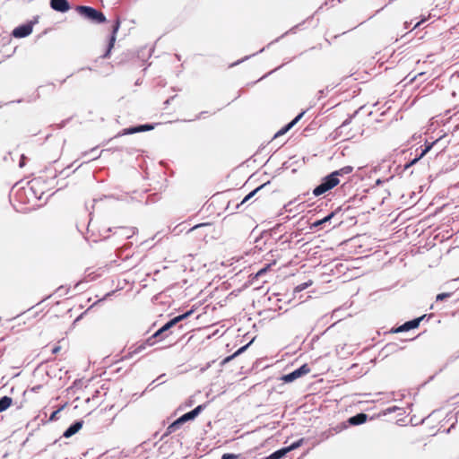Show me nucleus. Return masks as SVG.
Segmentation results:
<instances>
[{
    "instance_id": "nucleus-44",
    "label": "nucleus",
    "mask_w": 459,
    "mask_h": 459,
    "mask_svg": "<svg viewBox=\"0 0 459 459\" xmlns=\"http://www.w3.org/2000/svg\"><path fill=\"white\" fill-rule=\"evenodd\" d=\"M208 225H209L208 223H201V224H197V225L194 226L193 228H191V229L189 230V231H194V230H197V229H199V228H201V227H205V226H208Z\"/></svg>"
},
{
    "instance_id": "nucleus-37",
    "label": "nucleus",
    "mask_w": 459,
    "mask_h": 459,
    "mask_svg": "<svg viewBox=\"0 0 459 459\" xmlns=\"http://www.w3.org/2000/svg\"><path fill=\"white\" fill-rule=\"evenodd\" d=\"M44 182V179L42 177H38V178H33L30 183L32 184L31 186V189L35 186H39L41 183Z\"/></svg>"
},
{
    "instance_id": "nucleus-56",
    "label": "nucleus",
    "mask_w": 459,
    "mask_h": 459,
    "mask_svg": "<svg viewBox=\"0 0 459 459\" xmlns=\"http://www.w3.org/2000/svg\"><path fill=\"white\" fill-rule=\"evenodd\" d=\"M119 27H120V21H119V18L117 17V27H116L117 32L118 31Z\"/></svg>"
},
{
    "instance_id": "nucleus-48",
    "label": "nucleus",
    "mask_w": 459,
    "mask_h": 459,
    "mask_svg": "<svg viewBox=\"0 0 459 459\" xmlns=\"http://www.w3.org/2000/svg\"><path fill=\"white\" fill-rule=\"evenodd\" d=\"M68 120L69 119L63 120L60 124L56 125L57 128H59V129L63 128L66 125Z\"/></svg>"
},
{
    "instance_id": "nucleus-14",
    "label": "nucleus",
    "mask_w": 459,
    "mask_h": 459,
    "mask_svg": "<svg viewBox=\"0 0 459 459\" xmlns=\"http://www.w3.org/2000/svg\"><path fill=\"white\" fill-rule=\"evenodd\" d=\"M368 420V414L364 412L357 413L348 419V423L351 426H359L365 423Z\"/></svg>"
},
{
    "instance_id": "nucleus-5",
    "label": "nucleus",
    "mask_w": 459,
    "mask_h": 459,
    "mask_svg": "<svg viewBox=\"0 0 459 459\" xmlns=\"http://www.w3.org/2000/svg\"><path fill=\"white\" fill-rule=\"evenodd\" d=\"M427 316H428L427 315H423L419 317L413 318L411 320L406 321L403 325H401L395 328H393L391 330V333H403V332H408L410 330L418 328L420 322L423 320V317H427Z\"/></svg>"
},
{
    "instance_id": "nucleus-60",
    "label": "nucleus",
    "mask_w": 459,
    "mask_h": 459,
    "mask_svg": "<svg viewBox=\"0 0 459 459\" xmlns=\"http://www.w3.org/2000/svg\"><path fill=\"white\" fill-rule=\"evenodd\" d=\"M127 357V355H124L122 356L120 359H117V363L120 360H123L124 359H126Z\"/></svg>"
},
{
    "instance_id": "nucleus-10",
    "label": "nucleus",
    "mask_w": 459,
    "mask_h": 459,
    "mask_svg": "<svg viewBox=\"0 0 459 459\" xmlns=\"http://www.w3.org/2000/svg\"><path fill=\"white\" fill-rule=\"evenodd\" d=\"M82 420H74L63 433V437L69 438L75 435L83 426Z\"/></svg>"
},
{
    "instance_id": "nucleus-59",
    "label": "nucleus",
    "mask_w": 459,
    "mask_h": 459,
    "mask_svg": "<svg viewBox=\"0 0 459 459\" xmlns=\"http://www.w3.org/2000/svg\"><path fill=\"white\" fill-rule=\"evenodd\" d=\"M411 23V22H405L404 24H403L404 25V29H408L410 27Z\"/></svg>"
},
{
    "instance_id": "nucleus-19",
    "label": "nucleus",
    "mask_w": 459,
    "mask_h": 459,
    "mask_svg": "<svg viewBox=\"0 0 459 459\" xmlns=\"http://www.w3.org/2000/svg\"><path fill=\"white\" fill-rule=\"evenodd\" d=\"M439 141V139L437 140H435L433 142H429V141H425V143L423 146H420V154L424 157L429 152H430V150L433 148V146L435 144L437 143V142Z\"/></svg>"
},
{
    "instance_id": "nucleus-55",
    "label": "nucleus",
    "mask_w": 459,
    "mask_h": 459,
    "mask_svg": "<svg viewBox=\"0 0 459 459\" xmlns=\"http://www.w3.org/2000/svg\"><path fill=\"white\" fill-rule=\"evenodd\" d=\"M113 293H115V290H111V291L108 292V293L104 296L103 299H106L108 297H110L111 295H113Z\"/></svg>"
},
{
    "instance_id": "nucleus-40",
    "label": "nucleus",
    "mask_w": 459,
    "mask_h": 459,
    "mask_svg": "<svg viewBox=\"0 0 459 459\" xmlns=\"http://www.w3.org/2000/svg\"><path fill=\"white\" fill-rule=\"evenodd\" d=\"M27 157L25 154H22L19 160V167L22 169L26 165Z\"/></svg>"
},
{
    "instance_id": "nucleus-22",
    "label": "nucleus",
    "mask_w": 459,
    "mask_h": 459,
    "mask_svg": "<svg viewBox=\"0 0 459 459\" xmlns=\"http://www.w3.org/2000/svg\"><path fill=\"white\" fill-rule=\"evenodd\" d=\"M194 310L190 309L183 314H180L173 318H171L172 322L177 325L178 323L182 322L183 320L186 319L188 316H190L193 314Z\"/></svg>"
},
{
    "instance_id": "nucleus-47",
    "label": "nucleus",
    "mask_w": 459,
    "mask_h": 459,
    "mask_svg": "<svg viewBox=\"0 0 459 459\" xmlns=\"http://www.w3.org/2000/svg\"><path fill=\"white\" fill-rule=\"evenodd\" d=\"M234 358H236L234 356V354L230 355V356H228L226 357L223 360H222V364H226L227 362L230 361L231 359H233Z\"/></svg>"
},
{
    "instance_id": "nucleus-32",
    "label": "nucleus",
    "mask_w": 459,
    "mask_h": 459,
    "mask_svg": "<svg viewBox=\"0 0 459 459\" xmlns=\"http://www.w3.org/2000/svg\"><path fill=\"white\" fill-rule=\"evenodd\" d=\"M305 113H306L305 110L301 111L290 122H289L288 124L290 126H291V127H293L303 117Z\"/></svg>"
},
{
    "instance_id": "nucleus-49",
    "label": "nucleus",
    "mask_w": 459,
    "mask_h": 459,
    "mask_svg": "<svg viewBox=\"0 0 459 459\" xmlns=\"http://www.w3.org/2000/svg\"><path fill=\"white\" fill-rule=\"evenodd\" d=\"M60 349H61V347H60V346H55V347H53V349H52V353H53V354H56L57 352H59Z\"/></svg>"
},
{
    "instance_id": "nucleus-46",
    "label": "nucleus",
    "mask_w": 459,
    "mask_h": 459,
    "mask_svg": "<svg viewBox=\"0 0 459 459\" xmlns=\"http://www.w3.org/2000/svg\"><path fill=\"white\" fill-rule=\"evenodd\" d=\"M255 54H253V55H250V56H245L244 58H242V59H240V60L237 61L236 63H234L232 65H238V64L242 63L243 61L247 60L248 58H250L251 56H255Z\"/></svg>"
},
{
    "instance_id": "nucleus-57",
    "label": "nucleus",
    "mask_w": 459,
    "mask_h": 459,
    "mask_svg": "<svg viewBox=\"0 0 459 459\" xmlns=\"http://www.w3.org/2000/svg\"><path fill=\"white\" fill-rule=\"evenodd\" d=\"M297 27H298V26H294V27H292V28L289 30V32H293V33H294V32L296 31ZM287 33H288V31H287V32H285V34H287Z\"/></svg>"
},
{
    "instance_id": "nucleus-27",
    "label": "nucleus",
    "mask_w": 459,
    "mask_h": 459,
    "mask_svg": "<svg viewBox=\"0 0 459 459\" xmlns=\"http://www.w3.org/2000/svg\"><path fill=\"white\" fill-rule=\"evenodd\" d=\"M152 48L147 50L146 48H143L138 51L137 56H138V58L144 60L145 57L148 58L152 56Z\"/></svg>"
},
{
    "instance_id": "nucleus-28",
    "label": "nucleus",
    "mask_w": 459,
    "mask_h": 459,
    "mask_svg": "<svg viewBox=\"0 0 459 459\" xmlns=\"http://www.w3.org/2000/svg\"><path fill=\"white\" fill-rule=\"evenodd\" d=\"M272 266V264H265L263 268L257 271V273L255 274L254 278L257 279L261 276H263L264 273H266Z\"/></svg>"
},
{
    "instance_id": "nucleus-6",
    "label": "nucleus",
    "mask_w": 459,
    "mask_h": 459,
    "mask_svg": "<svg viewBox=\"0 0 459 459\" xmlns=\"http://www.w3.org/2000/svg\"><path fill=\"white\" fill-rule=\"evenodd\" d=\"M152 129H154V125L149 124V123L132 126L126 127V128L123 129L122 131L117 133V137L133 134H136V133L147 132V131H151Z\"/></svg>"
},
{
    "instance_id": "nucleus-29",
    "label": "nucleus",
    "mask_w": 459,
    "mask_h": 459,
    "mask_svg": "<svg viewBox=\"0 0 459 459\" xmlns=\"http://www.w3.org/2000/svg\"><path fill=\"white\" fill-rule=\"evenodd\" d=\"M352 116L347 117L342 123V125L336 129V133L341 134L342 133V130L351 124V119H352Z\"/></svg>"
},
{
    "instance_id": "nucleus-8",
    "label": "nucleus",
    "mask_w": 459,
    "mask_h": 459,
    "mask_svg": "<svg viewBox=\"0 0 459 459\" xmlns=\"http://www.w3.org/2000/svg\"><path fill=\"white\" fill-rule=\"evenodd\" d=\"M194 420L192 419V415L189 414V412H186L183 415H181L179 418H178L176 420H174L168 428L166 434H170L177 429H178L184 423Z\"/></svg>"
},
{
    "instance_id": "nucleus-26",
    "label": "nucleus",
    "mask_w": 459,
    "mask_h": 459,
    "mask_svg": "<svg viewBox=\"0 0 459 459\" xmlns=\"http://www.w3.org/2000/svg\"><path fill=\"white\" fill-rule=\"evenodd\" d=\"M206 407L205 403L197 405L195 409L188 411L190 415H192V419H195Z\"/></svg>"
},
{
    "instance_id": "nucleus-18",
    "label": "nucleus",
    "mask_w": 459,
    "mask_h": 459,
    "mask_svg": "<svg viewBox=\"0 0 459 459\" xmlns=\"http://www.w3.org/2000/svg\"><path fill=\"white\" fill-rule=\"evenodd\" d=\"M13 404V398L4 395L0 398V412L6 411Z\"/></svg>"
},
{
    "instance_id": "nucleus-64",
    "label": "nucleus",
    "mask_w": 459,
    "mask_h": 459,
    "mask_svg": "<svg viewBox=\"0 0 459 459\" xmlns=\"http://www.w3.org/2000/svg\"><path fill=\"white\" fill-rule=\"evenodd\" d=\"M39 388H40V385L35 386L32 388V391H34V392L38 391V389H39Z\"/></svg>"
},
{
    "instance_id": "nucleus-4",
    "label": "nucleus",
    "mask_w": 459,
    "mask_h": 459,
    "mask_svg": "<svg viewBox=\"0 0 459 459\" xmlns=\"http://www.w3.org/2000/svg\"><path fill=\"white\" fill-rule=\"evenodd\" d=\"M309 372H310L309 366L307 364H303L299 368L294 369L293 371H291L288 374L282 375L281 379L284 383H290V382H293L294 380L298 379L299 377H300L306 374H308Z\"/></svg>"
},
{
    "instance_id": "nucleus-50",
    "label": "nucleus",
    "mask_w": 459,
    "mask_h": 459,
    "mask_svg": "<svg viewBox=\"0 0 459 459\" xmlns=\"http://www.w3.org/2000/svg\"><path fill=\"white\" fill-rule=\"evenodd\" d=\"M39 17L37 15L35 16L31 21H29L28 22H33V26L39 22Z\"/></svg>"
},
{
    "instance_id": "nucleus-13",
    "label": "nucleus",
    "mask_w": 459,
    "mask_h": 459,
    "mask_svg": "<svg viewBox=\"0 0 459 459\" xmlns=\"http://www.w3.org/2000/svg\"><path fill=\"white\" fill-rule=\"evenodd\" d=\"M132 284H133V281L131 279L126 277V275L124 273H121L117 278V291H118L120 290H124L126 287H128V289H131Z\"/></svg>"
},
{
    "instance_id": "nucleus-54",
    "label": "nucleus",
    "mask_w": 459,
    "mask_h": 459,
    "mask_svg": "<svg viewBox=\"0 0 459 459\" xmlns=\"http://www.w3.org/2000/svg\"><path fill=\"white\" fill-rule=\"evenodd\" d=\"M425 21H426V19L424 18V19H422L421 21L418 22L414 25L413 29L418 28V27H419L422 22H424Z\"/></svg>"
},
{
    "instance_id": "nucleus-16",
    "label": "nucleus",
    "mask_w": 459,
    "mask_h": 459,
    "mask_svg": "<svg viewBox=\"0 0 459 459\" xmlns=\"http://www.w3.org/2000/svg\"><path fill=\"white\" fill-rule=\"evenodd\" d=\"M270 182H266L264 184H262L261 186H257L256 188H255L254 190H252L249 194H247L244 198L243 200L241 201L240 204H238L236 208H239L241 205H243L245 203H247V201H249L253 196H255V195H256V193H258L262 188H264L266 185H268Z\"/></svg>"
},
{
    "instance_id": "nucleus-43",
    "label": "nucleus",
    "mask_w": 459,
    "mask_h": 459,
    "mask_svg": "<svg viewBox=\"0 0 459 459\" xmlns=\"http://www.w3.org/2000/svg\"><path fill=\"white\" fill-rule=\"evenodd\" d=\"M308 285H309V283H307V282L303 283V284H300V285L296 287V290L301 291V290H305Z\"/></svg>"
},
{
    "instance_id": "nucleus-58",
    "label": "nucleus",
    "mask_w": 459,
    "mask_h": 459,
    "mask_svg": "<svg viewBox=\"0 0 459 459\" xmlns=\"http://www.w3.org/2000/svg\"><path fill=\"white\" fill-rule=\"evenodd\" d=\"M383 182H384V181H383L382 179L378 178V179H377V181H376V185H377V186H379V185H381Z\"/></svg>"
},
{
    "instance_id": "nucleus-33",
    "label": "nucleus",
    "mask_w": 459,
    "mask_h": 459,
    "mask_svg": "<svg viewBox=\"0 0 459 459\" xmlns=\"http://www.w3.org/2000/svg\"><path fill=\"white\" fill-rule=\"evenodd\" d=\"M291 126L289 124L285 125L281 129H280L274 135V137H278L280 135L285 134L288 131L291 129Z\"/></svg>"
},
{
    "instance_id": "nucleus-51",
    "label": "nucleus",
    "mask_w": 459,
    "mask_h": 459,
    "mask_svg": "<svg viewBox=\"0 0 459 459\" xmlns=\"http://www.w3.org/2000/svg\"><path fill=\"white\" fill-rule=\"evenodd\" d=\"M155 381H152L151 384L148 385V386L145 388V390L142 393V394L145 392V391H149V390H152L153 387H152V385Z\"/></svg>"
},
{
    "instance_id": "nucleus-39",
    "label": "nucleus",
    "mask_w": 459,
    "mask_h": 459,
    "mask_svg": "<svg viewBox=\"0 0 459 459\" xmlns=\"http://www.w3.org/2000/svg\"><path fill=\"white\" fill-rule=\"evenodd\" d=\"M238 456L239 455L225 453L221 455V459H237Z\"/></svg>"
},
{
    "instance_id": "nucleus-36",
    "label": "nucleus",
    "mask_w": 459,
    "mask_h": 459,
    "mask_svg": "<svg viewBox=\"0 0 459 459\" xmlns=\"http://www.w3.org/2000/svg\"><path fill=\"white\" fill-rule=\"evenodd\" d=\"M450 296H451V293H448V292L439 293V294L437 295L436 300L437 301H443L446 298H449Z\"/></svg>"
},
{
    "instance_id": "nucleus-17",
    "label": "nucleus",
    "mask_w": 459,
    "mask_h": 459,
    "mask_svg": "<svg viewBox=\"0 0 459 459\" xmlns=\"http://www.w3.org/2000/svg\"><path fill=\"white\" fill-rule=\"evenodd\" d=\"M335 213L336 212H332L326 216H325L323 219L316 220L311 224L310 229L313 230L320 228L323 224L330 221V220L335 215Z\"/></svg>"
},
{
    "instance_id": "nucleus-1",
    "label": "nucleus",
    "mask_w": 459,
    "mask_h": 459,
    "mask_svg": "<svg viewBox=\"0 0 459 459\" xmlns=\"http://www.w3.org/2000/svg\"><path fill=\"white\" fill-rule=\"evenodd\" d=\"M173 326H175V324L172 322V320H169L166 324H164L160 328H159L152 335H151L146 340L137 342L134 345V349L128 352V355L139 353L143 351L147 346H152L158 342V338L160 340L162 339L161 335L168 332L169 329H171Z\"/></svg>"
},
{
    "instance_id": "nucleus-38",
    "label": "nucleus",
    "mask_w": 459,
    "mask_h": 459,
    "mask_svg": "<svg viewBox=\"0 0 459 459\" xmlns=\"http://www.w3.org/2000/svg\"><path fill=\"white\" fill-rule=\"evenodd\" d=\"M61 410H62V408H59V409H57V410H56V411H52V412H51V414H50V416H49L48 420H49V421H54V420H57V418H58V416H57V415L59 414V412L61 411Z\"/></svg>"
},
{
    "instance_id": "nucleus-63",
    "label": "nucleus",
    "mask_w": 459,
    "mask_h": 459,
    "mask_svg": "<svg viewBox=\"0 0 459 459\" xmlns=\"http://www.w3.org/2000/svg\"><path fill=\"white\" fill-rule=\"evenodd\" d=\"M358 367H359L358 364H352L351 367V369H353V368H358Z\"/></svg>"
},
{
    "instance_id": "nucleus-12",
    "label": "nucleus",
    "mask_w": 459,
    "mask_h": 459,
    "mask_svg": "<svg viewBox=\"0 0 459 459\" xmlns=\"http://www.w3.org/2000/svg\"><path fill=\"white\" fill-rule=\"evenodd\" d=\"M135 233V228L119 227L117 228V237L121 239H128Z\"/></svg>"
},
{
    "instance_id": "nucleus-53",
    "label": "nucleus",
    "mask_w": 459,
    "mask_h": 459,
    "mask_svg": "<svg viewBox=\"0 0 459 459\" xmlns=\"http://www.w3.org/2000/svg\"><path fill=\"white\" fill-rule=\"evenodd\" d=\"M411 167H412V165L410 163V161H408L407 163L404 164L403 170H407Z\"/></svg>"
},
{
    "instance_id": "nucleus-52",
    "label": "nucleus",
    "mask_w": 459,
    "mask_h": 459,
    "mask_svg": "<svg viewBox=\"0 0 459 459\" xmlns=\"http://www.w3.org/2000/svg\"><path fill=\"white\" fill-rule=\"evenodd\" d=\"M411 167H412V165L410 163V161H408L407 163L404 164L403 170H407Z\"/></svg>"
},
{
    "instance_id": "nucleus-45",
    "label": "nucleus",
    "mask_w": 459,
    "mask_h": 459,
    "mask_svg": "<svg viewBox=\"0 0 459 459\" xmlns=\"http://www.w3.org/2000/svg\"><path fill=\"white\" fill-rule=\"evenodd\" d=\"M268 236H271V234L267 231H264L262 234H261V237L260 238H257L255 239V242L258 243L260 241V239L264 238V237H268Z\"/></svg>"
},
{
    "instance_id": "nucleus-41",
    "label": "nucleus",
    "mask_w": 459,
    "mask_h": 459,
    "mask_svg": "<svg viewBox=\"0 0 459 459\" xmlns=\"http://www.w3.org/2000/svg\"><path fill=\"white\" fill-rule=\"evenodd\" d=\"M423 157L420 154V153H417L416 156L410 160V163L413 166L415 165L419 160H420Z\"/></svg>"
},
{
    "instance_id": "nucleus-21",
    "label": "nucleus",
    "mask_w": 459,
    "mask_h": 459,
    "mask_svg": "<svg viewBox=\"0 0 459 459\" xmlns=\"http://www.w3.org/2000/svg\"><path fill=\"white\" fill-rule=\"evenodd\" d=\"M352 171H353V167L350 166V165H347V166H344V167L341 168L340 169L334 170L333 172V173H337V178H340V177H343L345 175H349Z\"/></svg>"
},
{
    "instance_id": "nucleus-35",
    "label": "nucleus",
    "mask_w": 459,
    "mask_h": 459,
    "mask_svg": "<svg viewBox=\"0 0 459 459\" xmlns=\"http://www.w3.org/2000/svg\"><path fill=\"white\" fill-rule=\"evenodd\" d=\"M254 339L252 341H250L248 343H247L246 345L240 347L239 349H238L233 354L235 357H238V355L242 354L248 347L249 345L253 342Z\"/></svg>"
},
{
    "instance_id": "nucleus-7",
    "label": "nucleus",
    "mask_w": 459,
    "mask_h": 459,
    "mask_svg": "<svg viewBox=\"0 0 459 459\" xmlns=\"http://www.w3.org/2000/svg\"><path fill=\"white\" fill-rule=\"evenodd\" d=\"M33 30V22H25L15 27L11 35L16 39H23L31 34Z\"/></svg>"
},
{
    "instance_id": "nucleus-24",
    "label": "nucleus",
    "mask_w": 459,
    "mask_h": 459,
    "mask_svg": "<svg viewBox=\"0 0 459 459\" xmlns=\"http://www.w3.org/2000/svg\"><path fill=\"white\" fill-rule=\"evenodd\" d=\"M304 441L305 439L303 437L299 438L297 441L291 443L290 446H284L283 448L287 451L288 454L289 452L293 451L301 446L304 444Z\"/></svg>"
},
{
    "instance_id": "nucleus-61",
    "label": "nucleus",
    "mask_w": 459,
    "mask_h": 459,
    "mask_svg": "<svg viewBox=\"0 0 459 459\" xmlns=\"http://www.w3.org/2000/svg\"><path fill=\"white\" fill-rule=\"evenodd\" d=\"M318 94H319V98L323 97L324 96V90L319 91Z\"/></svg>"
},
{
    "instance_id": "nucleus-15",
    "label": "nucleus",
    "mask_w": 459,
    "mask_h": 459,
    "mask_svg": "<svg viewBox=\"0 0 459 459\" xmlns=\"http://www.w3.org/2000/svg\"><path fill=\"white\" fill-rule=\"evenodd\" d=\"M335 351L337 355L341 357H346L353 353L352 346L347 344H338Z\"/></svg>"
},
{
    "instance_id": "nucleus-20",
    "label": "nucleus",
    "mask_w": 459,
    "mask_h": 459,
    "mask_svg": "<svg viewBox=\"0 0 459 459\" xmlns=\"http://www.w3.org/2000/svg\"><path fill=\"white\" fill-rule=\"evenodd\" d=\"M287 455V451L281 447L263 459H281Z\"/></svg>"
},
{
    "instance_id": "nucleus-9",
    "label": "nucleus",
    "mask_w": 459,
    "mask_h": 459,
    "mask_svg": "<svg viewBox=\"0 0 459 459\" xmlns=\"http://www.w3.org/2000/svg\"><path fill=\"white\" fill-rule=\"evenodd\" d=\"M50 8L56 12L65 13L71 8V4L68 0H49Z\"/></svg>"
},
{
    "instance_id": "nucleus-42",
    "label": "nucleus",
    "mask_w": 459,
    "mask_h": 459,
    "mask_svg": "<svg viewBox=\"0 0 459 459\" xmlns=\"http://www.w3.org/2000/svg\"><path fill=\"white\" fill-rule=\"evenodd\" d=\"M128 196L127 195H117V201H127Z\"/></svg>"
},
{
    "instance_id": "nucleus-23",
    "label": "nucleus",
    "mask_w": 459,
    "mask_h": 459,
    "mask_svg": "<svg viewBox=\"0 0 459 459\" xmlns=\"http://www.w3.org/2000/svg\"><path fill=\"white\" fill-rule=\"evenodd\" d=\"M113 196L112 195H102L101 197L100 198H94L92 200V205H91V208L94 210L95 209V206H97L98 208L100 207V204L104 202V201H110L112 200Z\"/></svg>"
},
{
    "instance_id": "nucleus-11",
    "label": "nucleus",
    "mask_w": 459,
    "mask_h": 459,
    "mask_svg": "<svg viewBox=\"0 0 459 459\" xmlns=\"http://www.w3.org/2000/svg\"><path fill=\"white\" fill-rule=\"evenodd\" d=\"M114 47H115V23H113L110 28L108 42V45H107L104 54L100 57L104 59V58L109 56L111 50Z\"/></svg>"
},
{
    "instance_id": "nucleus-30",
    "label": "nucleus",
    "mask_w": 459,
    "mask_h": 459,
    "mask_svg": "<svg viewBox=\"0 0 459 459\" xmlns=\"http://www.w3.org/2000/svg\"><path fill=\"white\" fill-rule=\"evenodd\" d=\"M397 411H403V412L400 413V415H403L405 413V411L400 408V407H397V406H391V407H388L386 408L384 411H383V414L384 415H387V414H391L393 412H395Z\"/></svg>"
},
{
    "instance_id": "nucleus-34",
    "label": "nucleus",
    "mask_w": 459,
    "mask_h": 459,
    "mask_svg": "<svg viewBox=\"0 0 459 459\" xmlns=\"http://www.w3.org/2000/svg\"><path fill=\"white\" fill-rule=\"evenodd\" d=\"M132 246V242L130 243H125L122 247H117V255H116V257H117V260L118 259L119 255H120V249H127L129 247ZM117 266H120V264H118L117 263Z\"/></svg>"
},
{
    "instance_id": "nucleus-62",
    "label": "nucleus",
    "mask_w": 459,
    "mask_h": 459,
    "mask_svg": "<svg viewBox=\"0 0 459 459\" xmlns=\"http://www.w3.org/2000/svg\"><path fill=\"white\" fill-rule=\"evenodd\" d=\"M48 86L50 87L52 91L55 89L54 83H49Z\"/></svg>"
},
{
    "instance_id": "nucleus-25",
    "label": "nucleus",
    "mask_w": 459,
    "mask_h": 459,
    "mask_svg": "<svg viewBox=\"0 0 459 459\" xmlns=\"http://www.w3.org/2000/svg\"><path fill=\"white\" fill-rule=\"evenodd\" d=\"M206 407L205 403L197 405L195 409L188 411L190 415H192V419H195Z\"/></svg>"
},
{
    "instance_id": "nucleus-3",
    "label": "nucleus",
    "mask_w": 459,
    "mask_h": 459,
    "mask_svg": "<svg viewBox=\"0 0 459 459\" xmlns=\"http://www.w3.org/2000/svg\"><path fill=\"white\" fill-rule=\"evenodd\" d=\"M339 183L340 178H337V173L331 172L324 177L320 184L314 188L313 195L319 196L335 187Z\"/></svg>"
},
{
    "instance_id": "nucleus-31",
    "label": "nucleus",
    "mask_w": 459,
    "mask_h": 459,
    "mask_svg": "<svg viewBox=\"0 0 459 459\" xmlns=\"http://www.w3.org/2000/svg\"><path fill=\"white\" fill-rule=\"evenodd\" d=\"M398 350V345L394 342H389L387 343L383 351H386L387 353L394 352Z\"/></svg>"
},
{
    "instance_id": "nucleus-2",
    "label": "nucleus",
    "mask_w": 459,
    "mask_h": 459,
    "mask_svg": "<svg viewBox=\"0 0 459 459\" xmlns=\"http://www.w3.org/2000/svg\"><path fill=\"white\" fill-rule=\"evenodd\" d=\"M75 11L79 13L81 17H82L84 20L91 23L101 24L106 22L105 14L101 11L92 6L77 5L75 7Z\"/></svg>"
}]
</instances>
